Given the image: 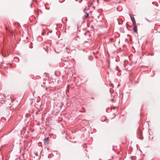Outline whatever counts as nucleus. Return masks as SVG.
Wrapping results in <instances>:
<instances>
[{
  "instance_id": "f257e3e1",
  "label": "nucleus",
  "mask_w": 160,
  "mask_h": 160,
  "mask_svg": "<svg viewBox=\"0 0 160 160\" xmlns=\"http://www.w3.org/2000/svg\"><path fill=\"white\" fill-rule=\"evenodd\" d=\"M133 30L135 32H137V25L136 23H135V24H133Z\"/></svg>"
},
{
  "instance_id": "f03ea898",
  "label": "nucleus",
  "mask_w": 160,
  "mask_h": 160,
  "mask_svg": "<svg viewBox=\"0 0 160 160\" xmlns=\"http://www.w3.org/2000/svg\"><path fill=\"white\" fill-rule=\"evenodd\" d=\"M130 18L131 20H132L133 24H135V23H136L135 21V20L134 19V18L133 16L132 15H130Z\"/></svg>"
},
{
  "instance_id": "7ed1b4c3",
  "label": "nucleus",
  "mask_w": 160,
  "mask_h": 160,
  "mask_svg": "<svg viewBox=\"0 0 160 160\" xmlns=\"http://www.w3.org/2000/svg\"><path fill=\"white\" fill-rule=\"evenodd\" d=\"M44 144L45 145H47L48 143V138H45Z\"/></svg>"
},
{
  "instance_id": "20e7f679",
  "label": "nucleus",
  "mask_w": 160,
  "mask_h": 160,
  "mask_svg": "<svg viewBox=\"0 0 160 160\" xmlns=\"http://www.w3.org/2000/svg\"><path fill=\"white\" fill-rule=\"evenodd\" d=\"M89 14L87 13H86V14L84 15V17L86 18L88 16Z\"/></svg>"
},
{
  "instance_id": "39448f33",
  "label": "nucleus",
  "mask_w": 160,
  "mask_h": 160,
  "mask_svg": "<svg viewBox=\"0 0 160 160\" xmlns=\"http://www.w3.org/2000/svg\"><path fill=\"white\" fill-rule=\"evenodd\" d=\"M114 100L115 99H111V101L112 102H114Z\"/></svg>"
},
{
  "instance_id": "423d86ee",
  "label": "nucleus",
  "mask_w": 160,
  "mask_h": 160,
  "mask_svg": "<svg viewBox=\"0 0 160 160\" xmlns=\"http://www.w3.org/2000/svg\"><path fill=\"white\" fill-rule=\"evenodd\" d=\"M113 40V39L112 38H111L110 39V40L111 41H112Z\"/></svg>"
},
{
  "instance_id": "0eeeda50",
  "label": "nucleus",
  "mask_w": 160,
  "mask_h": 160,
  "mask_svg": "<svg viewBox=\"0 0 160 160\" xmlns=\"http://www.w3.org/2000/svg\"><path fill=\"white\" fill-rule=\"evenodd\" d=\"M11 35H12V32H11Z\"/></svg>"
}]
</instances>
